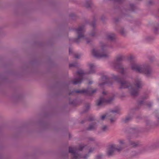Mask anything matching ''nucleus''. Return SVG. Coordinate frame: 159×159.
Here are the masks:
<instances>
[{
	"label": "nucleus",
	"instance_id": "6ab92c4d",
	"mask_svg": "<svg viewBox=\"0 0 159 159\" xmlns=\"http://www.w3.org/2000/svg\"><path fill=\"white\" fill-rule=\"evenodd\" d=\"M136 9V7L135 5L133 4H130L129 5V8L125 9V11H131L134 12Z\"/></svg>",
	"mask_w": 159,
	"mask_h": 159
},
{
	"label": "nucleus",
	"instance_id": "bf43d9fd",
	"mask_svg": "<svg viewBox=\"0 0 159 159\" xmlns=\"http://www.w3.org/2000/svg\"><path fill=\"white\" fill-rule=\"evenodd\" d=\"M92 81H90L89 82V84H92Z\"/></svg>",
	"mask_w": 159,
	"mask_h": 159
},
{
	"label": "nucleus",
	"instance_id": "4be33fe9",
	"mask_svg": "<svg viewBox=\"0 0 159 159\" xmlns=\"http://www.w3.org/2000/svg\"><path fill=\"white\" fill-rule=\"evenodd\" d=\"M109 130L108 126L106 125H104L101 127V130L102 132H106Z\"/></svg>",
	"mask_w": 159,
	"mask_h": 159
},
{
	"label": "nucleus",
	"instance_id": "1a4fd4ad",
	"mask_svg": "<svg viewBox=\"0 0 159 159\" xmlns=\"http://www.w3.org/2000/svg\"><path fill=\"white\" fill-rule=\"evenodd\" d=\"M77 75H79V78L75 79L74 81L71 82L75 85L78 84H80L84 79V75L85 73L83 72L82 70L78 71L76 72Z\"/></svg>",
	"mask_w": 159,
	"mask_h": 159
},
{
	"label": "nucleus",
	"instance_id": "f03ea898",
	"mask_svg": "<svg viewBox=\"0 0 159 159\" xmlns=\"http://www.w3.org/2000/svg\"><path fill=\"white\" fill-rule=\"evenodd\" d=\"M108 46L107 44H103L102 46V51L101 53L98 52L95 49H93L92 53L94 56L98 58H108L109 55L107 54L106 49Z\"/></svg>",
	"mask_w": 159,
	"mask_h": 159
},
{
	"label": "nucleus",
	"instance_id": "f8f14e48",
	"mask_svg": "<svg viewBox=\"0 0 159 159\" xmlns=\"http://www.w3.org/2000/svg\"><path fill=\"white\" fill-rule=\"evenodd\" d=\"M102 80H107L105 82L100 83L99 84V85L101 86L104 85L106 84H107L109 85H111L113 84V82L111 80L112 79H109L107 75H103L102 76Z\"/></svg>",
	"mask_w": 159,
	"mask_h": 159
},
{
	"label": "nucleus",
	"instance_id": "4c0bfd02",
	"mask_svg": "<svg viewBox=\"0 0 159 159\" xmlns=\"http://www.w3.org/2000/svg\"><path fill=\"white\" fill-rule=\"evenodd\" d=\"M69 104H70L74 106H75V101L74 100L71 102H69Z\"/></svg>",
	"mask_w": 159,
	"mask_h": 159
},
{
	"label": "nucleus",
	"instance_id": "09e8293b",
	"mask_svg": "<svg viewBox=\"0 0 159 159\" xmlns=\"http://www.w3.org/2000/svg\"><path fill=\"white\" fill-rule=\"evenodd\" d=\"M111 111L113 113H117L118 112V111L117 110H112Z\"/></svg>",
	"mask_w": 159,
	"mask_h": 159
},
{
	"label": "nucleus",
	"instance_id": "58836bf2",
	"mask_svg": "<svg viewBox=\"0 0 159 159\" xmlns=\"http://www.w3.org/2000/svg\"><path fill=\"white\" fill-rule=\"evenodd\" d=\"M120 20V19L119 18H116L114 19V21L116 23L118 22Z\"/></svg>",
	"mask_w": 159,
	"mask_h": 159
},
{
	"label": "nucleus",
	"instance_id": "f704fd0d",
	"mask_svg": "<svg viewBox=\"0 0 159 159\" xmlns=\"http://www.w3.org/2000/svg\"><path fill=\"white\" fill-rule=\"evenodd\" d=\"M85 145H80L79 146V148L78 150L80 151H81L83 150V148L85 147Z\"/></svg>",
	"mask_w": 159,
	"mask_h": 159
},
{
	"label": "nucleus",
	"instance_id": "864d4df0",
	"mask_svg": "<svg viewBox=\"0 0 159 159\" xmlns=\"http://www.w3.org/2000/svg\"><path fill=\"white\" fill-rule=\"evenodd\" d=\"M105 17L104 16H102L101 17V20L102 21H104V20L105 19Z\"/></svg>",
	"mask_w": 159,
	"mask_h": 159
},
{
	"label": "nucleus",
	"instance_id": "4468645a",
	"mask_svg": "<svg viewBox=\"0 0 159 159\" xmlns=\"http://www.w3.org/2000/svg\"><path fill=\"white\" fill-rule=\"evenodd\" d=\"M129 145L132 147L135 148L140 145L139 142L138 141L134 142L131 140L129 139H128Z\"/></svg>",
	"mask_w": 159,
	"mask_h": 159
},
{
	"label": "nucleus",
	"instance_id": "6e6552de",
	"mask_svg": "<svg viewBox=\"0 0 159 159\" xmlns=\"http://www.w3.org/2000/svg\"><path fill=\"white\" fill-rule=\"evenodd\" d=\"M155 116L156 118V121L153 124H152L149 120H146V126L148 129H149L153 126L159 127V114H156Z\"/></svg>",
	"mask_w": 159,
	"mask_h": 159
},
{
	"label": "nucleus",
	"instance_id": "2eb2a0df",
	"mask_svg": "<svg viewBox=\"0 0 159 159\" xmlns=\"http://www.w3.org/2000/svg\"><path fill=\"white\" fill-rule=\"evenodd\" d=\"M69 152L70 153H72L74 154L73 159H79L78 157L79 154L76 153L75 151L73 149L70 147L69 148Z\"/></svg>",
	"mask_w": 159,
	"mask_h": 159
},
{
	"label": "nucleus",
	"instance_id": "f257e3e1",
	"mask_svg": "<svg viewBox=\"0 0 159 159\" xmlns=\"http://www.w3.org/2000/svg\"><path fill=\"white\" fill-rule=\"evenodd\" d=\"M131 68L133 70L140 73H143L148 77L151 76L153 72L151 67L148 65H146L141 67L136 64H133Z\"/></svg>",
	"mask_w": 159,
	"mask_h": 159
},
{
	"label": "nucleus",
	"instance_id": "473e14b6",
	"mask_svg": "<svg viewBox=\"0 0 159 159\" xmlns=\"http://www.w3.org/2000/svg\"><path fill=\"white\" fill-rule=\"evenodd\" d=\"M69 16L71 17L72 19L74 20L76 18L75 15L74 13H71L69 15Z\"/></svg>",
	"mask_w": 159,
	"mask_h": 159
},
{
	"label": "nucleus",
	"instance_id": "de8ad7c7",
	"mask_svg": "<svg viewBox=\"0 0 159 159\" xmlns=\"http://www.w3.org/2000/svg\"><path fill=\"white\" fill-rule=\"evenodd\" d=\"M88 139L89 141H94L95 140L94 138L91 137L89 138Z\"/></svg>",
	"mask_w": 159,
	"mask_h": 159
},
{
	"label": "nucleus",
	"instance_id": "603ef678",
	"mask_svg": "<svg viewBox=\"0 0 159 159\" xmlns=\"http://www.w3.org/2000/svg\"><path fill=\"white\" fill-rule=\"evenodd\" d=\"M152 3L153 2L152 1H149L148 2V5H151Z\"/></svg>",
	"mask_w": 159,
	"mask_h": 159
},
{
	"label": "nucleus",
	"instance_id": "a18cd8bd",
	"mask_svg": "<svg viewBox=\"0 0 159 159\" xmlns=\"http://www.w3.org/2000/svg\"><path fill=\"white\" fill-rule=\"evenodd\" d=\"M106 115H102L101 117V119L102 120H104L105 117H106Z\"/></svg>",
	"mask_w": 159,
	"mask_h": 159
},
{
	"label": "nucleus",
	"instance_id": "052dcab7",
	"mask_svg": "<svg viewBox=\"0 0 159 159\" xmlns=\"http://www.w3.org/2000/svg\"><path fill=\"white\" fill-rule=\"evenodd\" d=\"M137 118H138V119H140V118L138 116L137 117Z\"/></svg>",
	"mask_w": 159,
	"mask_h": 159
},
{
	"label": "nucleus",
	"instance_id": "c03bdc74",
	"mask_svg": "<svg viewBox=\"0 0 159 159\" xmlns=\"http://www.w3.org/2000/svg\"><path fill=\"white\" fill-rule=\"evenodd\" d=\"M80 57V56L78 54H75L74 55V57L76 58L79 59Z\"/></svg>",
	"mask_w": 159,
	"mask_h": 159
},
{
	"label": "nucleus",
	"instance_id": "b1692460",
	"mask_svg": "<svg viewBox=\"0 0 159 159\" xmlns=\"http://www.w3.org/2000/svg\"><path fill=\"white\" fill-rule=\"evenodd\" d=\"M96 129L95 124L93 123L90 124L88 127L86 128L87 130H91Z\"/></svg>",
	"mask_w": 159,
	"mask_h": 159
},
{
	"label": "nucleus",
	"instance_id": "6e6d98bb",
	"mask_svg": "<svg viewBox=\"0 0 159 159\" xmlns=\"http://www.w3.org/2000/svg\"><path fill=\"white\" fill-rule=\"evenodd\" d=\"M86 121V120H82L81 122H80V123L82 124H83L85 122V121Z\"/></svg>",
	"mask_w": 159,
	"mask_h": 159
},
{
	"label": "nucleus",
	"instance_id": "e433bc0d",
	"mask_svg": "<svg viewBox=\"0 0 159 159\" xmlns=\"http://www.w3.org/2000/svg\"><path fill=\"white\" fill-rule=\"evenodd\" d=\"M94 120V118L93 116L89 117L87 119V120L89 121H91Z\"/></svg>",
	"mask_w": 159,
	"mask_h": 159
},
{
	"label": "nucleus",
	"instance_id": "9d476101",
	"mask_svg": "<svg viewBox=\"0 0 159 159\" xmlns=\"http://www.w3.org/2000/svg\"><path fill=\"white\" fill-rule=\"evenodd\" d=\"M124 148V147L120 146L118 148H116L115 145H111L110 147L109 148L107 152V155L109 156H112L113 155L115 151L116 150L118 152H120Z\"/></svg>",
	"mask_w": 159,
	"mask_h": 159
},
{
	"label": "nucleus",
	"instance_id": "37998d69",
	"mask_svg": "<svg viewBox=\"0 0 159 159\" xmlns=\"http://www.w3.org/2000/svg\"><path fill=\"white\" fill-rule=\"evenodd\" d=\"M154 57H149V60L151 61H153L154 59Z\"/></svg>",
	"mask_w": 159,
	"mask_h": 159
},
{
	"label": "nucleus",
	"instance_id": "0e129e2a",
	"mask_svg": "<svg viewBox=\"0 0 159 159\" xmlns=\"http://www.w3.org/2000/svg\"><path fill=\"white\" fill-rule=\"evenodd\" d=\"M70 82H69V84H70Z\"/></svg>",
	"mask_w": 159,
	"mask_h": 159
},
{
	"label": "nucleus",
	"instance_id": "aec40b11",
	"mask_svg": "<svg viewBox=\"0 0 159 159\" xmlns=\"http://www.w3.org/2000/svg\"><path fill=\"white\" fill-rule=\"evenodd\" d=\"M153 102L152 101H147L144 104V105L149 110L152 109L153 106Z\"/></svg>",
	"mask_w": 159,
	"mask_h": 159
},
{
	"label": "nucleus",
	"instance_id": "ea45409f",
	"mask_svg": "<svg viewBox=\"0 0 159 159\" xmlns=\"http://www.w3.org/2000/svg\"><path fill=\"white\" fill-rule=\"evenodd\" d=\"M85 39H86V40L87 43L88 44L89 43L92 41V40L90 39L89 38H85Z\"/></svg>",
	"mask_w": 159,
	"mask_h": 159
},
{
	"label": "nucleus",
	"instance_id": "412c9836",
	"mask_svg": "<svg viewBox=\"0 0 159 159\" xmlns=\"http://www.w3.org/2000/svg\"><path fill=\"white\" fill-rule=\"evenodd\" d=\"M115 34L114 33H111L108 34L107 37V39L111 41H113L115 39Z\"/></svg>",
	"mask_w": 159,
	"mask_h": 159
},
{
	"label": "nucleus",
	"instance_id": "2f4dec72",
	"mask_svg": "<svg viewBox=\"0 0 159 159\" xmlns=\"http://www.w3.org/2000/svg\"><path fill=\"white\" fill-rule=\"evenodd\" d=\"M90 107V105L89 104H87L86 106V109L84 111V112H87L89 109Z\"/></svg>",
	"mask_w": 159,
	"mask_h": 159
},
{
	"label": "nucleus",
	"instance_id": "a878e982",
	"mask_svg": "<svg viewBox=\"0 0 159 159\" xmlns=\"http://www.w3.org/2000/svg\"><path fill=\"white\" fill-rule=\"evenodd\" d=\"M155 39V38L153 36H148L146 39V41L148 42H151Z\"/></svg>",
	"mask_w": 159,
	"mask_h": 159
},
{
	"label": "nucleus",
	"instance_id": "393cba45",
	"mask_svg": "<svg viewBox=\"0 0 159 159\" xmlns=\"http://www.w3.org/2000/svg\"><path fill=\"white\" fill-rule=\"evenodd\" d=\"M132 117L131 116H129L127 117L124 119H123L122 120V122L124 123H126L129 121L131 120L132 119Z\"/></svg>",
	"mask_w": 159,
	"mask_h": 159
},
{
	"label": "nucleus",
	"instance_id": "49530a36",
	"mask_svg": "<svg viewBox=\"0 0 159 159\" xmlns=\"http://www.w3.org/2000/svg\"><path fill=\"white\" fill-rule=\"evenodd\" d=\"M102 158V156L99 155L96 156L95 159H101Z\"/></svg>",
	"mask_w": 159,
	"mask_h": 159
},
{
	"label": "nucleus",
	"instance_id": "72a5a7b5",
	"mask_svg": "<svg viewBox=\"0 0 159 159\" xmlns=\"http://www.w3.org/2000/svg\"><path fill=\"white\" fill-rule=\"evenodd\" d=\"M149 97L148 95H146L141 97V99L142 100L144 101L145 100L147 99Z\"/></svg>",
	"mask_w": 159,
	"mask_h": 159
},
{
	"label": "nucleus",
	"instance_id": "7ed1b4c3",
	"mask_svg": "<svg viewBox=\"0 0 159 159\" xmlns=\"http://www.w3.org/2000/svg\"><path fill=\"white\" fill-rule=\"evenodd\" d=\"M112 79L120 84V86L119 88L120 89L128 88L131 86V84L129 82L126 81L122 80V78L119 75H113Z\"/></svg>",
	"mask_w": 159,
	"mask_h": 159
},
{
	"label": "nucleus",
	"instance_id": "0eeeda50",
	"mask_svg": "<svg viewBox=\"0 0 159 159\" xmlns=\"http://www.w3.org/2000/svg\"><path fill=\"white\" fill-rule=\"evenodd\" d=\"M97 91L96 89H94L93 90H91V88H87L86 89H84L81 90H76L75 91H72L69 93V95L73 94L74 92L77 93H79L80 94L85 93L89 96H92L94 93H95Z\"/></svg>",
	"mask_w": 159,
	"mask_h": 159
},
{
	"label": "nucleus",
	"instance_id": "680f3d73",
	"mask_svg": "<svg viewBox=\"0 0 159 159\" xmlns=\"http://www.w3.org/2000/svg\"><path fill=\"white\" fill-rule=\"evenodd\" d=\"M66 155H67V156H68V154H67H67H66Z\"/></svg>",
	"mask_w": 159,
	"mask_h": 159
},
{
	"label": "nucleus",
	"instance_id": "c9c22d12",
	"mask_svg": "<svg viewBox=\"0 0 159 159\" xmlns=\"http://www.w3.org/2000/svg\"><path fill=\"white\" fill-rule=\"evenodd\" d=\"M119 142L121 145H125V141L123 140H119Z\"/></svg>",
	"mask_w": 159,
	"mask_h": 159
},
{
	"label": "nucleus",
	"instance_id": "ddd939ff",
	"mask_svg": "<svg viewBox=\"0 0 159 159\" xmlns=\"http://www.w3.org/2000/svg\"><path fill=\"white\" fill-rule=\"evenodd\" d=\"M96 19L95 17H93V21L89 24L90 25L92 26L93 28V32L90 33V35L93 37L95 36L96 34V33L95 32L96 25Z\"/></svg>",
	"mask_w": 159,
	"mask_h": 159
},
{
	"label": "nucleus",
	"instance_id": "e2e57ef3",
	"mask_svg": "<svg viewBox=\"0 0 159 159\" xmlns=\"http://www.w3.org/2000/svg\"><path fill=\"white\" fill-rule=\"evenodd\" d=\"M69 40H70H70H71V39H69Z\"/></svg>",
	"mask_w": 159,
	"mask_h": 159
},
{
	"label": "nucleus",
	"instance_id": "dca6fc26",
	"mask_svg": "<svg viewBox=\"0 0 159 159\" xmlns=\"http://www.w3.org/2000/svg\"><path fill=\"white\" fill-rule=\"evenodd\" d=\"M145 103L144 101L143 100H141L138 101L137 102V105L135 108V110H137L139 109L142 105H144Z\"/></svg>",
	"mask_w": 159,
	"mask_h": 159
},
{
	"label": "nucleus",
	"instance_id": "5701e85b",
	"mask_svg": "<svg viewBox=\"0 0 159 159\" xmlns=\"http://www.w3.org/2000/svg\"><path fill=\"white\" fill-rule=\"evenodd\" d=\"M92 5V2L91 1L89 0H87L84 4V6L87 8L91 7Z\"/></svg>",
	"mask_w": 159,
	"mask_h": 159
},
{
	"label": "nucleus",
	"instance_id": "a211bd4d",
	"mask_svg": "<svg viewBox=\"0 0 159 159\" xmlns=\"http://www.w3.org/2000/svg\"><path fill=\"white\" fill-rule=\"evenodd\" d=\"M89 70L87 73V74H93L95 73V70L94 69L95 66L93 64H89Z\"/></svg>",
	"mask_w": 159,
	"mask_h": 159
},
{
	"label": "nucleus",
	"instance_id": "39448f33",
	"mask_svg": "<svg viewBox=\"0 0 159 159\" xmlns=\"http://www.w3.org/2000/svg\"><path fill=\"white\" fill-rule=\"evenodd\" d=\"M124 58V57L122 56L117 57L114 64V67L116 69L121 70L120 73L122 75L124 74V68L122 63V61Z\"/></svg>",
	"mask_w": 159,
	"mask_h": 159
},
{
	"label": "nucleus",
	"instance_id": "bb28decb",
	"mask_svg": "<svg viewBox=\"0 0 159 159\" xmlns=\"http://www.w3.org/2000/svg\"><path fill=\"white\" fill-rule=\"evenodd\" d=\"M158 146L159 145L158 144V143L156 142L152 144L150 147V149H154L158 147Z\"/></svg>",
	"mask_w": 159,
	"mask_h": 159
},
{
	"label": "nucleus",
	"instance_id": "3c124183",
	"mask_svg": "<svg viewBox=\"0 0 159 159\" xmlns=\"http://www.w3.org/2000/svg\"><path fill=\"white\" fill-rule=\"evenodd\" d=\"M133 57L132 56H131L128 58V60L130 61H131L133 60Z\"/></svg>",
	"mask_w": 159,
	"mask_h": 159
},
{
	"label": "nucleus",
	"instance_id": "79ce46f5",
	"mask_svg": "<svg viewBox=\"0 0 159 159\" xmlns=\"http://www.w3.org/2000/svg\"><path fill=\"white\" fill-rule=\"evenodd\" d=\"M110 122H111V123H113L116 120V119L111 118L110 119Z\"/></svg>",
	"mask_w": 159,
	"mask_h": 159
},
{
	"label": "nucleus",
	"instance_id": "cd10ccee",
	"mask_svg": "<svg viewBox=\"0 0 159 159\" xmlns=\"http://www.w3.org/2000/svg\"><path fill=\"white\" fill-rule=\"evenodd\" d=\"M142 153V152H137L135 151H132L131 153L130 158H132L138 155L139 153Z\"/></svg>",
	"mask_w": 159,
	"mask_h": 159
},
{
	"label": "nucleus",
	"instance_id": "a19ab883",
	"mask_svg": "<svg viewBox=\"0 0 159 159\" xmlns=\"http://www.w3.org/2000/svg\"><path fill=\"white\" fill-rule=\"evenodd\" d=\"M94 148H91L89 149V153H90L92 152L94 150Z\"/></svg>",
	"mask_w": 159,
	"mask_h": 159
},
{
	"label": "nucleus",
	"instance_id": "f3484780",
	"mask_svg": "<svg viewBox=\"0 0 159 159\" xmlns=\"http://www.w3.org/2000/svg\"><path fill=\"white\" fill-rule=\"evenodd\" d=\"M128 132L130 134H137L139 132V130L137 128H132L129 129Z\"/></svg>",
	"mask_w": 159,
	"mask_h": 159
},
{
	"label": "nucleus",
	"instance_id": "7c9ffc66",
	"mask_svg": "<svg viewBox=\"0 0 159 159\" xmlns=\"http://www.w3.org/2000/svg\"><path fill=\"white\" fill-rule=\"evenodd\" d=\"M79 66L77 62H74L73 63L70 64H69V67H77Z\"/></svg>",
	"mask_w": 159,
	"mask_h": 159
},
{
	"label": "nucleus",
	"instance_id": "c85d7f7f",
	"mask_svg": "<svg viewBox=\"0 0 159 159\" xmlns=\"http://www.w3.org/2000/svg\"><path fill=\"white\" fill-rule=\"evenodd\" d=\"M159 29V25L158 24H157L156 26H154V33L157 34L158 32V30Z\"/></svg>",
	"mask_w": 159,
	"mask_h": 159
},
{
	"label": "nucleus",
	"instance_id": "13d9d810",
	"mask_svg": "<svg viewBox=\"0 0 159 159\" xmlns=\"http://www.w3.org/2000/svg\"><path fill=\"white\" fill-rule=\"evenodd\" d=\"M69 138H70L71 137V134H69Z\"/></svg>",
	"mask_w": 159,
	"mask_h": 159
},
{
	"label": "nucleus",
	"instance_id": "20e7f679",
	"mask_svg": "<svg viewBox=\"0 0 159 159\" xmlns=\"http://www.w3.org/2000/svg\"><path fill=\"white\" fill-rule=\"evenodd\" d=\"M84 26L82 25L78 28L74 29L73 30L75 31L78 35V37L73 39V41L77 43H79L80 40L85 38L84 36L83 33V31Z\"/></svg>",
	"mask_w": 159,
	"mask_h": 159
},
{
	"label": "nucleus",
	"instance_id": "423d86ee",
	"mask_svg": "<svg viewBox=\"0 0 159 159\" xmlns=\"http://www.w3.org/2000/svg\"><path fill=\"white\" fill-rule=\"evenodd\" d=\"M135 82L134 85L137 88H132L130 91L131 95L134 97L138 95L139 89L141 88L143 86L142 82L140 80H136Z\"/></svg>",
	"mask_w": 159,
	"mask_h": 159
},
{
	"label": "nucleus",
	"instance_id": "9b49d317",
	"mask_svg": "<svg viewBox=\"0 0 159 159\" xmlns=\"http://www.w3.org/2000/svg\"><path fill=\"white\" fill-rule=\"evenodd\" d=\"M114 99V97L110 98L108 99H106L102 97H101L100 98L99 100L98 101L97 105L100 106L104 103H110Z\"/></svg>",
	"mask_w": 159,
	"mask_h": 159
},
{
	"label": "nucleus",
	"instance_id": "c756f323",
	"mask_svg": "<svg viewBox=\"0 0 159 159\" xmlns=\"http://www.w3.org/2000/svg\"><path fill=\"white\" fill-rule=\"evenodd\" d=\"M120 34L121 35L123 36H125L126 34V32L124 30V29L123 28H121L120 31Z\"/></svg>",
	"mask_w": 159,
	"mask_h": 159
},
{
	"label": "nucleus",
	"instance_id": "4d7b16f0",
	"mask_svg": "<svg viewBox=\"0 0 159 159\" xmlns=\"http://www.w3.org/2000/svg\"><path fill=\"white\" fill-rule=\"evenodd\" d=\"M102 93L103 94H106V92L105 91H103L102 92Z\"/></svg>",
	"mask_w": 159,
	"mask_h": 159
},
{
	"label": "nucleus",
	"instance_id": "8fccbe9b",
	"mask_svg": "<svg viewBox=\"0 0 159 159\" xmlns=\"http://www.w3.org/2000/svg\"><path fill=\"white\" fill-rule=\"evenodd\" d=\"M89 157V155L88 154H86L85 155H84L83 157V158L84 159H87V157Z\"/></svg>",
	"mask_w": 159,
	"mask_h": 159
},
{
	"label": "nucleus",
	"instance_id": "5fc2aeb1",
	"mask_svg": "<svg viewBox=\"0 0 159 159\" xmlns=\"http://www.w3.org/2000/svg\"><path fill=\"white\" fill-rule=\"evenodd\" d=\"M69 54H70V53H72V52L71 49L70 48H69Z\"/></svg>",
	"mask_w": 159,
	"mask_h": 159
}]
</instances>
